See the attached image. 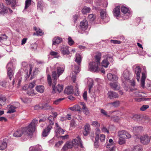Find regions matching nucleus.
<instances>
[{
	"label": "nucleus",
	"instance_id": "obj_1",
	"mask_svg": "<svg viewBox=\"0 0 151 151\" xmlns=\"http://www.w3.org/2000/svg\"><path fill=\"white\" fill-rule=\"evenodd\" d=\"M37 123V119H34L27 127L18 129L13 134V136L15 137H19L24 134H27L28 135H31L35 131Z\"/></svg>",
	"mask_w": 151,
	"mask_h": 151
},
{
	"label": "nucleus",
	"instance_id": "obj_2",
	"mask_svg": "<svg viewBox=\"0 0 151 151\" xmlns=\"http://www.w3.org/2000/svg\"><path fill=\"white\" fill-rule=\"evenodd\" d=\"M48 119L49 121V124L43 130L42 133V136L44 137L47 136L49 134L54 124L53 121L54 120V118L53 116H50L48 118Z\"/></svg>",
	"mask_w": 151,
	"mask_h": 151
},
{
	"label": "nucleus",
	"instance_id": "obj_3",
	"mask_svg": "<svg viewBox=\"0 0 151 151\" xmlns=\"http://www.w3.org/2000/svg\"><path fill=\"white\" fill-rule=\"evenodd\" d=\"M6 68H7V76L10 80H13L14 81L13 75L14 74L13 70V68L12 63H9L7 65Z\"/></svg>",
	"mask_w": 151,
	"mask_h": 151
},
{
	"label": "nucleus",
	"instance_id": "obj_4",
	"mask_svg": "<svg viewBox=\"0 0 151 151\" xmlns=\"http://www.w3.org/2000/svg\"><path fill=\"white\" fill-rule=\"evenodd\" d=\"M100 13L101 19L105 22H108L109 21L110 19L106 12V9H101Z\"/></svg>",
	"mask_w": 151,
	"mask_h": 151
},
{
	"label": "nucleus",
	"instance_id": "obj_5",
	"mask_svg": "<svg viewBox=\"0 0 151 151\" xmlns=\"http://www.w3.org/2000/svg\"><path fill=\"white\" fill-rule=\"evenodd\" d=\"M99 65V62H93L90 63L88 66V70L94 72L98 71V66Z\"/></svg>",
	"mask_w": 151,
	"mask_h": 151
},
{
	"label": "nucleus",
	"instance_id": "obj_6",
	"mask_svg": "<svg viewBox=\"0 0 151 151\" xmlns=\"http://www.w3.org/2000/svg\"><path fill=\"white\" fill-rule=\"evenodd\" d=\"M72 142L73 146L76 148H78V147H80L82 148L83 147L82 142L79 136H78L76 138L74 139Z\"/></svg>",
	"mask_w": 151,
	"mask_h": 151
},
{
	"label": "nucleus",
	"instance_id": "obj_7",
	"mask_svg": "<svg viewBox=\"0 0 151 151\" xmlns=\"http://www.w3.org/2000/svg\"><path fill=\"white\" fill-rule=\"evenodd\" d=\"M118 135L125 139H128L131 137V135L128 132L124 130L119 131L118 133Z\"/></svg>",
	"mask_w": 151,
	"mask_h": 151
},
{
	"label": "nucleus",
	"instance_id": "obj_8",
	"mask_svg": "<svg viewBox=\"0 0 151 151\" xmlns=\"http://www.w3.org/2000/svg\"><path fill=\"white\" fill-rule=\"evenodd\" d=\"M55 68L56 70L58 77L63 73L65 70L64 66L61 65H59L57 63L55 65Z\"/></svg>",
	"mask_w": 151,
	"mask_h": 151
},
{
	"label": "nucleus",
	"instance_id": "obj_9",
	"mask_svg": "<svg viewBox=\"0 0 151 151\" xmlns=\"http://www.w3.org/2000/svg\"><path fill=\"white\" fill-rule=\"evenodd\" d=\"M108 79L110 81L113 82L117 81L118 78L117 76L115 74H112L111 73H109L107 75Z\"/></svg>",
	"mask_w": 151,
	"mask_h": 151
},
{
	"label": "nucleus",
	"instance_id": "obj_10",
	"mask_svg": "<svg viewBox=\"0 0 151 151\" xmlns=\"http://www.w3.org/2000/svg\"><path fill=\"white\" fill-rule=\"evenodd\" d=\"M57 73L55 71H53L52 72V85L53 87V93H55V89L53 87L54 85H55L57 82Z\"/></svg>",
	"mask_w": 151,
	"mask_h": 151
},
{
	"label": "nucleus",
	"instance_id": "obj_11",
	"mask_svg": "<svg viewBox=\"0 0 151 151\" xmlns=\"http://www.w3.org/2000/svg\"><path fill=\"white\" fill-rule=\"evenodd\" d=\"M69 47L68 46L63 45L60 47V52L63 55H68L70 52L68 50Z\"/></svg>",
	"mask_w": 151,
	"mask_h": 151
},
{
	"label": "nucleus",
	"instance_id": "obj_12",
	"mask_svg": "<svg viewBox=\"0 0 151 151\" xmlns=\"http://www.w3.org/2000/svg\"><path fill=\"white\" fill-rule=\"evenodd\" d=\"M113 59L111 57H107V58L103 60L101 63L102 66L107 68L109 64V62L111 61Z\"/></svg>",
	"mask_w": 151,
	"mask_h": 151
},
{
	"label": "nucleus",
	"instance_id": "obj_13",
	"mask_svg": "<svg viewBox=\"0 0 151 151\" xmlns=\"http://www.w3.org/2000/svg\"><path fill=\"white\" fill-rule=\"evenodd\" d=\"M7 141V139H4L0 142V150H3L6 148Z\"/></svg>",
	"mask_w": 151,
	"mask_h": 151
},
{
	"label": "nucleus",
	"instance_id": "obj_14",
	"mask_svg": "<svg viewBox=\"0 0 151 151\" xmlns=\"http://www.w3.org/2000/svg\"><path fill=\"white\" fill-rule=\"evenodd\" d=\"M139 138L140 142L144 144H147L150 141L149 138L147 135L141 136V137Z\"/></svg>",
	"mask_w": 151,
	"mask_h": 151
},
{
	"label": "nucleus",
	"instance_id": "obj_15",
	"mask_svg": "<svg viewBox=\"0 0 151 151\" xmlns=\"http://www.w3.org/2000/svg\"><path fill=\"white\" fill-rule=\"evenodd\" d=\"M108 98L110 99L114 98H118L119 97L118 94L112 91H109L108 93Z\"/></svg>",
	"mask_w": 151,
	"mask_h": 151
},
{
	"label": "nucleus",
	"instance_id": "obj_16",
	"mask_svg": "<svg viewBox=\"0 0 151 151\" xmlns=\"http://www.w3.org/2000/svg\"><path fill=\"white\" fill-rule=\"evenodd\" d=\"M135 73L136 75L137 79L138 81H139L140 78V74L141 72V68L139 66H137L134 69Z\"/></svg>",
	"mask_w": 151,
	"mask_h": 151
},
{
	"label": "nucleus",
	"instance_id": "obj_17",
	"mask_svg": "<svg viewBox=\"0 0 151 151\" xmlns=\"http://www.w3.org/2000/svg\"><path fill=\"white\" fill-rule=\"evenodd\" d=\"M80 27L81 29L83 31L85 30L88 28V23L86 20H84L81 22Z\"/></svg>",
	"mask_w": 151,
	"mask_h": 151
},
{
	"label": "nucleus",
	"instance_id": "obj_18",
	"mask_svg": "<svg viewBox=\"0 0 151 151\" xmlns=\"http://www.w3.org/2000/svg\"><path fill=\"white\" fill-rule=\"evenodd\" d=\"M121 12L125 14H126L127 16L128 17L131 14L129 12V9L127 7L122 6L121 8Z\"/></svg>",
	"mask_w": 151,
	"mask_h": 151
},
{
	"label": "nucleus",
	"instance_id": "obj_19",
	"mask_svg": "<svg viewBox=\"0 0 151 151\" xmlns=\"http://www.w3.org/2000/svg\"><path fill=\"white\" fill-rule=\"evenodd\" d=\"M109 84L113 89L114 90H119L120 88V86H118L117 81L110 83Z\"/></svg>",
	"mask_w": 151,
	"mask_h": 151
},
{
	"label": "nucleus",
	"instance_id": "obj_20",
	"mask_svg": "<svg viewBox=\"0 0 151 151\" xmlns=\"http://www.w3.org/2000/svg\"><path fill=\"white\" fill-rule=\"evenodd\" d=\"M42 150V147L40 145L31 147L29 148V151H40Z\"/></svg>",
	"mask_w": 151,
	"mask_h": 151
},
{
	"label": "nucleus",
	"instance_id": "obj_21",
	"mask_svg": "<svg viewBox=\"0 0 151 151\" xmlns=\"http://www.w3.org/2000/svg\"><path fill=\"white\" fill-rule=\"evenodd\" d=\"M55 85H54V86H53V87L55 88V93H53V87H52V93H54L56 92L57 91L59 93L63 90V85H61L60 84H58L56 88L55 87Z\"/></svg>",
	"mask_w": 151,
	"mask_h": 151
},
{
	"label": "nucleus",
	"instance_id": "obj_22",
	"mask_svg": "<svg viewBox=\"0 0 151 151\" xmlns=\"http://www.w3.org/2000/svg\"><path fill=\"white\" fill-rule=\"evenodd\" d=\"M90 125L88 124H86L84 126V130L83 131V134L84 135L86 136L89 134L90 127Z\"/></svg>",
	"mask_w": 151,
	"mask_h": 151
},
{
	"label": "nucleus",
	"instance_id": "obj_23",
	"mask_svg": "<svg viewBox=\"0 0 151 151\" xmlns=\"http://www.w3.org/2000/svg\"><path fill=\"white\" fill-rule=\"evenodd\" d=\"M113 14L116 17H118L120 15V6H117L114 9Z\"/></svg>",
	"mask_w": 151,
	"mask_h": 151
},
{
	"label": "nucleus",
	"instance_id": "obj_24",
	"mask_svg": "<svg viewBox=\"0 0 151 151\" xmlns=\"http://www.w3.org/2000/svg\"><path fill=\"white\" fill-rule=\"evenodd\" d=\"M73 87L72 86L66 87L64 91L65 93L67 94H72L73 93Z\"/></svg>",
	"mask_w": 151,
	"mask_h": 151
},
{
	"label": "nucleus",
	"instance_id": "obj_25",
	"mask_svg": "<svg viewBox=\"0 0 151 151\" xmlns=\"http://www.w3.org/2000/svg\"><path fill=\"white\" fill-rule=\"evenodd\" d=\"M62 39L59 37H55L52 40V45L58 44L62 42Z\"/></svg>",
	"mask_w": 151,
	"mask_h": 151
},
{
	"label": "nucleus",
	"instance_id": "obj_26",
	"mask_svg": "<svg viewBox=\"0 0 151 151\" xmlns=\"http://www.w3.org/2000/svg\"><path fill=\"white\" fill-rule=\"evenodd\" d=\"M120 104V102L118 101H116L114 102L108 103L107 106L110 107H117Z\"/></svg>",
	"mask_w": 151,
	"mask_h": 151
},
{
	"label": "nucleus",
	"instance_id": "obj_27",
	"mask_svg": "<svg viewBox=\"0 0 151 151\" xmlns=\"http://www.w3.org/2000/svg\"><path fill=\"white\" fill-rule=\"evenodd\" d=\"M142 75L141 82V86L142 88H144L145 87V80L146 78V76L145 73H142Z\"/></svg>",
	"mask_w": 151,
	"mask_h": 151
},
{
	"label": "nucleus",
	"instance_id": "obj_28",
	"mask_svg": "<svg viewBox=\"0 0 151 151\" xmlns=\"http://www.w3.org/2000/svg\"><path fill=\"white\" fill-rule=\"evenodd\" d=\"M8 11V8L5 7L3 4H1V6L0 8V15H3Z\"/></svg>",
	"mask_w": 151,
	"mask_h": 151
},
{
	"label": "nucleus",
	"instance_id": "obj_29",
	"mask_svg": "<svg viewBox=\"0 0 151 151\" xmlns=\"http://www.w3.org/2000/svg\"><path fill=\"white\" fill-rule=\"evenodd\" d=\"M81 60L82 58L81 55L79 54H76L75 61L78 64L80 65L81 64Z\"/></svg>",
	"mask_w": 151,
	"mask_h": 151
},
{
	"label": "nucleus",
	"instance_id": "obj_30",
	"mask_svg": "<svg viewBox=\"0 0 151 151\" xmlns=\"http://www.w3.org/2000/svg\"><path fill=\"white\" fill-rule=\"evenodd\" d=\"M34 29L36 31V33H34L33 34V35L41 36L43 34L42 30L40 29L37 28L36 27H34Z\"/></svg>",
	"mask_w": 151,
	"mask_h": 151
},
{
	"label": "nucleus",
	"instance_id": "obj_31",
	"mask_svg": "<svg viewBox=\"0 0 151 151\" xmlns=\"http://www.w3.org/2000/svg\"><path fill=\"white\" fill-rule=\"evenodd\" d=\"M129 75L130 73L129 71L127 69L125 70L123 73V77L126 80L129 79Z\"/></svg>",
	"mask_w": 151,
	"mask_h": 151
},
{
	"label": "nucleus",
	"instance_id": "obj_32",
	"mask_svg": "<svg viewBox=\"0 0 151 151\" xmlns=\"http://www.w3.org/2000/svg\"><path fill=\"white\" fill-rule=\"evenodd\" d=\"M142 115L136 114L133 116L132 119L135 121L140 122L142 121Z\"/></svg>",
	"mask_w": 151,
	"mask_h": 151
},
{
	"label": "nucleus",
	"instance_id": "obj_33",
	"mask_svg": "<svg viewBox=\"0 0 151 151\" xmlns=\"http://www.w3.org/2000/svg\"><path fill=\"white\" fill-rule=\"evenodd\" d=\"M142 127H133V131L134 133H139L142 130Z\"/></svg>",
	"mask_w": 151,
	"mask_h": 151
},
{
	"label": "nucleus",
	"instance_id": "obj_34",
	"mask_svg": "<svg viewBox=\"0 0 151 151\" xmlns=\"http://www.w3.org/2000/svg\"><path fill=\"white\" fill-rule=\"evenodd\" d=\"M8 106L9 109L7 112V113L11 114L15 111V109H16L15 107L14 106L12 105H9Z\"/></svg>",
	"mask_w": 151,
	"mask_h": 151
},
{
	"label": "nucleus",
	"instance_id": "obj_35",
	"mask_svg": "<svg viewBox=\"0 0 151 151\" xmlns=\"http://www.w3.org/2000/svg\"><path fill=\"white\" fill-rule=\"evenodd\" d=\"M132 151H142V147L139 145H137L134 146L132 149Z\"/></svg>",
	"mask_w": 151,
	"mask_h": 151
},
{
	"label": "nucleus",
	"instance_id": "obj_36",
	"mask_svg": "<svg viewBox=\"0 0 151 151\" xmlns=\"http://www.w3.org/2000/svg\"><path fill=\"white\" fill-rule=\"evenodd\" d=\"M109 142L110 143L111 146H112V150L110 149L108 150L107 151H114V150L115 147L114 146L115 145V143L114 142H113V140L112 139H110L109 141Z\"/></svg>",
	"mask_w": 151,
	"mask_h": 151
},
{
	"label": "nucleus",
	"instance_id": "obj_37",
	"mask_svg": "<svg viewBox=\"0 0 151 151\" xmlns=\"http://www.w3.org/2000/svg\"><path fill=\"white\" fill-rule=\"evenodd\" d=\"M44 90V87L42 85L37 86L36 88V90L37 91L40 93L43 92Z\"/></svg>",
	"mask_w": 151,
	"mask_h": 151
},
{
	"label": "nucleus",
	"instance_id": "obj_38",
	"mask_svg": "<svg viewBox=\"0 0 151 151\" xmlns=\"http://www.w3.org/2000/svg\"><path fill=\"white\" fill-rule=\"evenodd\" d=\"M8 4H12L13 9H14V5L16 4V0H6Z\"/></svg>",
	"mask_w": 151,
	"mask_h": 151
},
{
	"label": "nucleus",
	"instance_id": "obj_39",
	"mask_svg": "<svg viewBox=\"0 0 151 151\" xmlns=\"http://www.w3.org/2000/svg\"><path fill=\"white\" fill-rule=\"evenodd\" d=\"M90 10L91 9L90 8L85 6L82 9V12L83 14H85L87 13H89Z\"/></svg>",
	"mask_w": 151,
	"mask_h": 151
},
{
	"label": "nucleus",
	"instance_id": "obj_40",
	"mask_svg": "<svg viewBox=\"0 0 151 151\" xmlns=\"http://www.w3.org/2000/svg\"><path fill=\"white\" fill-rule=\"evenodd\" d=\"M6 100L5 97L4 96H1L0 97V105L1 107L3 105H4Z\"/></svg>",
	"mask_w": 151,
	"mask_h": 151
},
{
	"label": "nucleus",
	"instance_id": "obj_41",
	"mask_svg": "<svg viewBox=\"0 0 151 151\" xmlns=\"http://www.w3.org/2000/svg\"><path fill=\"white\" fill-rule=\"evenodd\" d=\"M52 107L50 105L45 103L42 106V109H52Z\"/></svg>",
	"mask_w": 151,
	"mask_h": 151
},
{
	"label": "nucleus",
	"instance_id": "obj_42",
	"mask_svg": "<svg viewBox=\"0 0 151 151\" xmlns=\"http://www.w3.org/2000/svg\"><path fill=\"white\" fill-rule=\"evenodd\" d=\"M55 132L56 134H63L64 132V130L61 128L59 129H56Z\"/></svg>",
	"mask_w": 151,
	"mask_h": 151
},
{
	"label": "nucleus",
	"instance_id": "obj_43",
	"mask_svg": "<svg viewBox=\"0 0 151 151\" xmlns=\"http://www.w3.org/2000/svg\"><path fill=\"white\" fill-rule=\"evenodd\" d=\"M119 138L118 141V143L119 145H122L125 143L126 141L125 139L121 138V137H119Z\"/></svg>",
	"mask_w": 151,
	"mask_h": 151
},
{
	"label": "nucleus",
	"instance_id": "obj_44",
	"mask_svg": "<svg viewBox=\"0 0 151 151\" xmlns=\"http://www.w3.org/2000/svg\"><path fill=\"white\" fill-rule=\"evenodd\" d=\"M142 121L145 122H148L150 121V119L148 116H142Z\"/></svg>",
	"mask_w": 151,
	"mask_h": 151
},
{
	"label": "nucleus",
	"instance_id": "obj_45",
	"mask_svg": "<svg viewBox=\"0 0 151 151\" xmlns=\"http://www.w3.org/2000/svg\"><path fill=\"white\" fill-rule=\"evenodd\" d=\"M135 96L137 97H141L142 96V94L144 93H142L136 90V91L134 92Z\"/></svg>",
	"mask_w": 151,
	"mask_h": 151
},
{
	"label": "nucleus",
	"instance_id": "obj_46",
	"mask_svg": "<svg viewBox=\"0 0 151 151\" xmlns=\"http://www.w3.org/2000/svg\"><path fill=\"white\" fill-rule=\"evenodd\" d=\"M99 138H98V137L97 136H96L95 139V142L94 143V145L95 147H98L99 145Z\"/></svg>",
	"mask_w": 151,
	"mask_h": 151
},
{
	"label": "nucleus",
	"instance_id": "obj_47",
	"mask_svg": "<svg viewBox=\"0 0 151 151\" xmlns=\"http://www.w3.org/2000/svg\"><path fill=\"white\" fill-rule=\"evenodd\" d=\"M82 109L84 110L83 111V112L85 114L87 115L88 114L89 111L86 106L84 104H83Z\"/></svg>",
	"mask_w": 151,
	"mask_h": 151
},
{
	"label": "nucleus",
	"instance_id": "obj_48",
	"mask_svg": "<svg viewBox=\"0 0 151 151\" xmlns=\"http://www.w3.org/2000/svg\"><path fill=\"white\" fill-rule=\"evenodd\" d=\"M101 54L100 53H99L96 55L95 56V58L96 61V62H99V65H100V60L101 58Z\"/></svg>",
	"mask_w": 151,
	"mask_h": 151
},
{
	"label": "nucleus",
	"instance_id": "obj_49",
	"mask_svg": "<svg viewBox=\"0 0 151 151\" xmlns=\"http://www.w3.org/2000/svg\"><path fill=\"white\" fill-rule=\"evenodd\" d=\"M66 146H67V147L69 149L72 148L73 146V143L71 142H68L65 144Z\"/></svg>",
	"mask_w": 151,
	"mask_h": 151
},
{
	"label": "nucleus",
	"instance_id": "obj_50",
	"mask_svg": "<svg viewBox=\"0 0 151 151\" xmlns=\"http://www.w3.org/2000/svg\"><path fill=\"white\" fill-rule=\"evenodd\" d=\"M31 0H26L25 3V9H27L30 5Z\"/></svg>",
	"mask_w": 151,
	"mask_h": 151
},
{
	"label": "nucleus",
	"instance_id": "obj_51",
	"mask_svg": "<svg viewBox=\"0 0 151 151\" xmlns=\"http://www.w3.org/2000/svg\"><path fill=\"white\" fill-rule=\"evenodd\" d=\"M91 124L93 126L99 127L100 126V124L97 121H93L92 122Z\"/></svg>",
	"mask_w": 151,
	"mask_h": 151
},
{
	"label": "nucleus",
	"instance_id": "obj_52",
	"mask_svg": "<svg viewBox=\"0 0 151 151\" xmlns=\"http://www.w3.org/2000/svg\"><path fill=\"white\" fill-rule=\"evenodd\" d=\"M149 107L148 105H143L140 108V110L142 111H145Z\"/></svg>",
	"mask_w": 151,
	"mask_h": 151
},
{
	"label": "nucleus",
	"instance_id": "obj_53",
	"mask_svg": "<svg viewBox=\"0 0 151 151\" xmlns=\"http://www.w3.org/2000/svg\"><path fill=\"white\" fill-rule=\"evenodd\" d=\"M47 81L49 85L50 86L52 85L51 76L50 75H48L47 76Z\"/></svg>",
	"mask_w": 151,
	"mask_h": 151
},
{
	"label": "nucleus",
	"instance_id": "obj_54",
	"mask_svg": "<svg viewBox=\"0 0 151 151\" xmlns=\"http://www.w3.org/2000/svg\"><path fill=\"white\" fill-rule=\"evenodd\" d=\"M68 40V43L69 45H71L74 43V41L70 37H69Z\"/></svg>",
	"mask_w": 151,
	"mask_h": 151
},
{
	"label": "nucleus",
	"instance_id": "obj_55",
	"mask_svg": "<svg viewBox=\"0 0 151 151\" xmlns=\"http://www.w3.org/2000/svg\"><path fill=\"white\" fill-rule=\"evenodd\" d=\"M101 113L106 116L108 117H110V115L107 114V112L104 109H101Z\"/></svg>",
	"mask_w": 151,
	"mask_h": 151
},
{
	"label": "nucleus",
	"instance_id": "obj_56",
	"mask_svg": "<svg viewBox=\"0 0 151 151\" xmlns=\"http://www.w3.org/2000/svg\"><path fill=\"white\" fill-rule=\"evenodd\" d=\"M88 18L91 21H93L95 19V17L93 14H91L88 16Z\"/></svg>",
	"mask_w": 151,
	"mask_h": 151
},
{
	"label": "nucleus",
	"instance_id": "obj_57",
	"mask_svg": "<svg viewBox=\"0 0 151 151\" xmlns=\"http://www.w3.org/2000/svg\"><path fill=\"white\" fill-rule=\"evenodd\" d=\"M101 131L102 132H106L108 134L109 133V131L105 127L103 126L101 129Z\"/></svg>",
	"mask_w": 151,
	"mask_h": 151
},
{
	"label": "nucleus",
	"instance_id": "obj_58",
	"mask_svg": "<svg viewBox=\"0 0 151 151\" xmlns=\"http://www.w3.org/2000/svg\"><path fill=\"white\" fill-rule=\"evenodd\" d=\"M35 85V81H33L31 83H29V88L31 89L34 87Z\"/></svg>",
	"mask_w": 151,
	"mask_h": 151
},
{
	"label": "nucleus",
	"instance_id": "obj_59",
	"mask_svg": "<svg viewBox=\"0 0 151 151\" xmlns=\"http://www.w3.org/2000/svg\"><path fill=\"white\" fill-rule=\"evenodd\" d=\"M27 94L29 96H33L34 94V90L32 89H29L27 92Z\"/></svg>",
	"mask_w": 151,
	"mask_h": 151
},
{
	"label": "nucleus",
	"instance_id": "obj_60",
	"mask_svg": "<svg viewBox=\"0 0 151 151\" xmlns=\"http://www.w3.org/2000/svg\"><path fill=\"white\" fill-rule=\"evenodd\" d=\"M6 82L5 81H2L0 82V87H5L6 86Z\"/></svg>",
	"mask_w": 151,
	"mask_h": 151
},
{
	"label": "nucleus",
	"instance_id": "obj_61",
	"mask_svg": "<svg viewBox=\"0 0 151 151\" xmlns=\"http://www.w3.org/2000/svg\"><path fill=\"white\" fill-rule=\"evenodd\" d=\"M105 139V135L104 134L101 135L100 137V139L101 141L102 142H103L104 141Z\"/></svg>",
	"mask_w": 151,
	"mask_h": 151
},
{
	"label": "nucleus",
	"instance_id": "obj_62",
	"mask_svg": "<svg viewBox=\"0 0 151 151\" xmlns=\"http://www.w3.org/2000/svg\"><path fill=\"white\" fill-rule=\"evenodd\" d=\"M80 71V67L78 66H75V69L74 70V72L77 74Z\"/></svg>",
	"mask_w": 151,
	"mask_h": 151
},
{
	"label": "nucleus",
	"instance_id": "obj_63",
	"mask_svg": "<svg viewBox=\"0 0 151 151\" xmlns=\"http://www.w3.org/2000/svg\"><path fill=\"white\" fill-rule=\"evenodd\" d=\"M42 1H40L38 2L37 3V8L41 9L42 8Z\"/></svg>",
	"mask_w": 151,
	"mask_h": 151
},
{
	"label": "nucleus",
	"instance_id": "obj_64",
	"mask_svg": "<svg viewBox=\"0 0 151 151\" xmlns=\"http://www.w3.org/2000/svg\"><path fill=\"white\" fill-rule=\"evenodd\" d=\"M93 86V81L91 82L88 85L89 93H90L91 88Z\"/></svg>",
	"mask_w": 151,
	"mask_h": 151
}]
</instances>
